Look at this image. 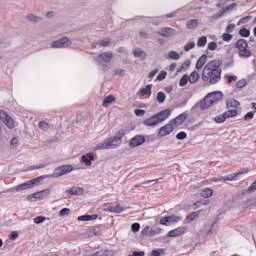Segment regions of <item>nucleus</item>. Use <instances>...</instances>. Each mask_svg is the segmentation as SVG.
<instances>
[{"label":"nucleus","mask_w":256,"mask_h":256,"mask_svg":"<svg viewBox=\"0 0 256 256\" xmlns=\"http://www.w3.org/2000/svg\"><path fill=\"white\" fill-rule=\"evenodd\" d=\"M222 66V60L215 59L208 62L202 71V81L209 85H217V83L221 81V75L223 73V70L221 69Z\"/></svg>","instance_id":"1"},{"label":"nucleus","mask_w":256,"mask_h":256,"mask_svg":"<svg viewBox=\"0 0 256 256\" xmlns=\"http://www.w3.org/2000/svg\"><path fill=\"white\" fill-rule=\"evenodd\" d=\"M170 116H171V109H164L161 112L149 118H146L143 121V125H145L146 127H157L159 123H163V121H166V119H169Z\"/></svg>","instance_id":"2"},{"label":"nucleus","mask_w":256,"mask_h":256,"mask_svg":"<svg viewBox=\"0 0 256 256\" xmlns=\"http://www.w3.org/2000/svg\"><path fill=\"white\" fill-rule=\"evenodd\" d=\"M125 137V130L118 131L116 136L106 139L104 142L98 144L96 149H111V147H117L119 141Z\"/></svg>","instance_id":"3"},{"label":"nucleus","mask_w":256,"mask_h":256,"mask_svg":"<svg viewBox=\"0 0 256 256\" xmlns=\"http://www.w3.org/2000/svg\"><path fill=\"white\" fill-rule=\"evenodd\" d=\"M236 49L238 50L240 57L249 58L253 53L251 52V48H249V44L245 39H239L235 44Z\"/></svg>","instance_id":"4"},{"label":"nucleus","mask_w":256,"mask_h":256,"mask_svg":"<svg viewBox=\"0 0 256 256\" xmlns=\"http://www.w3.org/2000/svg\"><path fill=\"white\" fill-rule=\"evenodd\" d=\"M0 121H3L8 129H15V120L5 110H0Z\"/></svg>","instance_id":"5"},{"label":"nucleus","mask_w":256,"mask_h":256,"mask_svg":"<svg viewBox=\"0 0 256 256\" xmlns=\"http://www.w3.org/2000/svg\"><path fill=\"white\" fill-rule=\"evenodd\" d=\"M43 179H45L44 176H39L37 178L24 182L16 187V191H23V189H29L33 187V185H37V183L43 181Z\"/></svg>","instance_id":"6"},{"label":"nucleus","mask_w":256,"mask_h":256,"mask_svg":"<svg viewBox=\"0 0 256 256\" xmlns=\"http://www.w3.org/2000/svg\"><path fill=\"white\" fill-rule=\"evenodd\" d=\"M231 117H237V110L232 109V110H228V111L224 112L223 114L217 115L215 117V122L216 123H225V121H227V119H229Z\"/></svg>","instance_id":"7"},{"label":"nucleus","mask_w":256,"mask_h":256,"mask_svg":"<svg viewBox=\"0 0 256 256\" xmlns=\"http://www.w3.org/2000/svg\"><path fill=\"white\" fill-rule=\"evenodd\" d=\"M71 171H73L72 165H63L55 169L52 177H63V175H67L68 173H71Z\"/></svg>","instance_id":"8"},{"label":"nucleus","mask_w":256,"mask_h":256,"mask_svg":"<svg viewBox=\"0 0 256 256\" xmlns=\"http://www.w3.org/2000/svg\"><path fill=\"white\" fill-rule=\"evenodd\" d=\"M244 173H249V170L246 169L244 171H240L226 177L212 178L211 181H214V183H217V181H235V179H237L239 175H244Z\"/></svg>","instance_id":"9"},{"label":"nucleus","mask_w":256,"mask_h":256,"mask_svg":"<svg viewBox=\"0 0 256 256\" xmlns=\"http://www.w3.org/2000/svg\"><path fill=\"white\" fill-rule=\"evenodd\" d=\"M172 131H175V126L172 125V122H169L159 129L158 137H167V135H171Z\"/></svg>","instance_id":"10"},{"label":"nucleus","mask_w":256,"mask_h":256,"mask_svg":"<svg viewBox=\"0 0 256 256\" xmlns=\"http://www.w3.org/2000/svg\"><path fill=\"white\" fill-rule=\"evenodd\" d=\"M71 45L68 37H62L60 40H56L52 43L53 49H65Z\"/></svg>","instance_id":"11"},{"label":"nucleus","mask_w":256,"mask_h":256,"mask_svg":"<svg viewBox=\"0 0 256 256\" xmlns=\"http://www.w3.org/2000/svg\"><path fill=\"white\" fill-rule=\"evenodd\" d=\"M186 232H187V227L180 226L178 228L170 230L167 235L169 237H181V235H185Z\"/></svg>","instance_id":"12"},{"label":"nucleus","mask_w":256,"mask_h":256,"mask_svg":"<svg viewBox=\"0 0 256 256\" xmlns=\"http://www.w3.org/2000/svg\"><path fill=\"white\" fill-rule=\"evenodd\" d=\"M143 143H145V137L137 135L130 140V147H139V145H143Z\"/></svg>","instance_id":"13"},{"label":"nucleus","mask_w":256,"mask_h":256,"mask_svg":"<svg viewBox=\"0 0 256 256\" xmlns=\"http://www.w3.org/2000/svg\"><path fill=\"white\" fill-rule=\"evenodd\" d=\"M186 120H187V114L182 113L179 116H177L176 118H174L173 120H171L170 123H172V125H176V127H178V125H183V123H185Z\"/></svg>","instance_id":"14"},{"label":"nucleus","mask_w":256,"mask_h":256,"mask_svg":"<svg viewBox=\"0 0 256 256\" xmlns=\"http://www.w3.org/2000/svg\"><path fill=\"white\" fill-rule=\"evenodd\" d=\"M210 101L215 105V103H219L223 99V93L221 92H212L208 94Z\"/></svg>","instance_id":"15"},{"label":"nucleus","mask_w":256,"mask_h":256,"mask_svg":"<svg viewBox=\"0 0 256 256\" xmlns=\"http://www.w3.org/2000/svg\"><path fill=\"white\" fill-rule=\"evenodd\" d=\"M106 211H109V213H123V211H125V208H123L121 204H117L116 206L108 204Z\"/></svg>","instance_id":"16"},{"label":"nucleus","mask_w":256,"mask_h":256,"mask_svg":"<svg viewBox=\"0 0 256 256\" xmlns=\"http://www.w3.org/2000/svg\"><path fill=\"white\" fill-rule=\"evenodd\" d=\"M81 161H82V163H85L86 167H91V165H92L91 161H95L93 153H87L86 155H83L81 157Z\"/></svg>","instance_id":"17"},{"label":"nucleus","mask_w":256,"mask_h":256,"mask_svg":"<svg viewBox=\"0 0 256 256\" xmlns=\"http://www.w3.org/2000/svg\"><path fill=\"white\" fill-rule=\"evenodd\" d=\"M161 37H173L175 35V30L172 28H162L157 32Z\"/></svg>","instance_id":"18"},{"label":"nucleus","mask_w":256,"mask_h":256,"mask_svg":"<svg viewBox=\"0 0 256 256\" xmlns=\"http://www.w3.org/2000/svg\"><path fill=\"white\" fill-rule=\"evenodd\" d=\"M212 105L214 104L208 95L200 102L201 109H209Z\"/></svg>","instance_id":"19"},{"label":"nucleus","mask_w":256,"mask_h":256,"mask_svg":"<svg viewBox=\"0 0 256 256\" xmlns=\"http://www.w3.org/2000/svg\"><path fill=\"white\" fill-rule=\"evenodd\" d=\"M98 57L99 59H103L104 63H111V59H113V52H104Z\"/></svg>","instance_id":"20"},{"label":"nucleus","mask_w":256,"mask_h":256,"mask_svg":"<svg viewBox=\"0 0 256 256\" xmlns=\"http://www.w3.org/2000/svg\"><path fill=\"white\" fill-rule=\"evenodd\" d=\"M205 63H207V55H202L196 62V69H203Z\"/></svg>","instance_id":"21"},{"label":"nucleus","mask_w":256,"mask_h":256,"mask_svg":"<svg viewBox=\"0 0 256 256\" xmlns=\"http://www.w3.org/2000/svg\"><path fill=\"white\" fill-rule=\"evenodd\" d=\"M35 199H45V197H49V190H42L33 194Z\"/></svg>","instance_id":"22"},{"label":"nucleus","mask_w":256,"mask_h":256,"mask_svg":"<svg viewBox=\"0 0 256 256\" xmlns=\"http://www.w3.org/2000/svg\"><path fill=\"white\" fill-rule=\"evenodd\" d=\"M152 87L153 86L151 84L146 85L145 88L140 89V95L142 97H145V95H147L148 97H151V89H152Z\"/></svg>","instance_id":"23"},{"label":"nucleus","mask_w":256,"mask_h":256,"mask_svg":"<svg viewBox=\"0 0 256 256\" xmlns=\"http://www.w3.org/2000/svg\"><path fill=\"white\" fill-rule=\"evenodd\" d=\"M189 79V83H191L192 85L197 83V81H199V72L197 71H193L190 76H188Z\"/></svg>","instance_id":"24"},{"label":"nucleus","mask_w":256,"mask_h":256,"mask_svg":"<svg viewBox=\"0 0 256 256\" xmlns=\"http://www.w3.org/2000/svg\"><path fill=\"white\" fill-rule=\"evenodd\" d=\"M97 214L94 215H82L78 217V221H95Z\"/></svg>","instance_id":"25"},{"label":"nucleus","mask_w":256,"mask_h":256,"mask_svg":"<svg viewBox=\"0 0 256 256\" xmlns=\"http://www.w3.org/2000/svg\"><path fill=\"white\" fill-rule=\"evenodd\" d=\"M112 103H115V96H113V95L106 96L103 100V107H107L108 105H111Z\"/></svg>","instance_id":"26"},{"label":"nucleus","mask_w":256,"mask_h":256,"mask_svg":"<svg viewBox=\"0 0 256 256\" xmlns=\"http://www.w3.org/2000/svg\"><path fill=\"white\" fill-rule=\"evenodd\" d=\"M201 196L204 197V199H209V197L213 196V189L204 188L201 192Z\"/></svg>","instance_id":"27"},{"label":"nucleus","mask_w":256,"mask_h":256,"mask_svg":"<svg viewBox=\"0 0 256 256\" xmlns=\"http://www.w3.org/2000/svg\"><path fill=\"white\" fill-rule=\"evenodd\" d=\"M199 213H201V210L197 212H192L186 217L187 223H191V221H195L199 217Z\"/></svg>","instance_id":"28"},{"label":"nucleus","mask_w":256,"mask_h":256,"mask_svg":"<svg viewBox=\"0 0 256 256\" xmlns=\"http://www.w3.org/2000/svg\"><path fill=\"white\" fill-rule=\"evenodd\" d=\"M240 103L239 101L235 100V99H230L228 102H227V107L228 109H238Z\"/></svg>","instance_id":"29"},{"label":"nucleus","mask_w":256,"mask_h":256,"mask_svg":"<svg viewBox=\"0 0 256 256\" xmlns=\"http://www.w3.org/2000/svg\"><path fill=\"white\" fill-rule=\"evenodd\" d=\"M142 235L151 237V236L155 235V231L153 229H151V227L146 226L144 229H142Z\"/></svg>","instance_id":"30"},{"label":"nucleus","mask_w":256,"mask_h":256,"mask_svg":"<svg viewBox=\"0 0 256 256\" xmlns=\"http://www.w3.org/2000/svg\"><path fill=\"white\" fill-rule=\"evenodd\" d=\"M186 25L188 29H196V27L199 25V21L197 19H192L188 21Z\"/></svg>","instance_id":"31"},{"label":"nucleus","mask_w":256,"mask_h":256,"mask_svg":"<svg viewBox=\"0 0 256 256\" xmlns=\"http://www.w3.org/2000/svg\"><path fill=\"white\" fill-rule=\"evenodd\" d=\"M92 256H111V251L102 249L92 254Z\"/></svg>","instance_id":"32"},{"label":"nucleus","mask_w":256,"mask_h":256,"mask_svg":"<svg viewBox=\"0 0 256 256\" xmlns=\"http://www.w3.org/2000/svg\"><path fill=\"white\" fill-rule=\"evenodd\" d=\"M206 45H207V37L206 36H201L197 41V46L198 47H205Z\"/></svg>","instance_id":"33"},{"label":"nucleus","mask_w":256,"mask_h":256,"mask_svg":"<svg viewBox=\"0 0 256 256\" xmlns=\"http://www.w3.org/2000/svg\"><path fill=\"white\" fill-rule=\"evenodd\" d=\"M133 54L135 57H141L142 59H145V57H147V54L143 52L141 49H135L133 51Z\"/></svg>","instance_id":"34"},{"label":"nucleus","mask_w":256,"mask_h":256,"mask_svg":"<svg viewBox=\"0 0 256 256\" xmlns=\"http://www.w3.org/2000/svg\"><path fill=\"white\" fill-rule=\"evenodd\" d=\"M187 83H189V75L184 74L182 76V78L180 79L179 85H180V87H185V85H187Z\"/></svg>","instance_id":"35"},{"label":"nucleus","mask_w":256,"mask_h":256,"mask_svg":"<svg viewBox=\"0 0 256 256\" xmlns=\"http://www.w3.org/2000/svg\"><path fill=\"white\" fill-rule=\"evenodd\" d=\"M168 57L170 59H174L175 61H179V59H181V55H179V53L175 52V51H170L168 53Z\"/></svg>","instance_id":"36"},{"label":"nucleus","mask_w":256,"mask_h":256,"mask_svg":"<svg viewBox=\"0 0 256 256\" xmlns=\"http://www.w3.org/2000/svg\"><path fill=\"white\" fill-rule=\"evenodd\" d=\"M70 195H81L83 193V190L79 187L72 188L69 190Z\"/></svg>","instance_id":"37"},{"label":"nucleus","mask_w":256,"mask_h":256,"mask_svg":"<svg viewBox=\"0 0 256 256\" xmlns=\"http://www.w3.org/2000/svg\"><path fill=\"white\" fill-rule=\"evenodd\" d=\"M165 99H167V96L163 92H158L157 93L158 103H165Z\"/></svg>","instance_id":"38"},{"label":"nucleus","mask_w":256,"mask_h":256,"mask_svg":"<svg viewBox=\"0 0 256 256\" xmlns=\"http://www.w3.org/2000/svg\"><path fill=\"white\" fill-rule=\"evenodd\" d=\"M170 219V223H179V221H183V217L182 216H168Z\"/></svg>","instance_id":"39"},{"label":"nucleus","mask_w":256,"mask_h":256,"mask_svg":"<svg viewBox=\"0 0 256 256\" xmlns=\"http://www.w3.org/2000/svg\"><path fill=\"white\" fill-rule=\"evenodd\" d=\"M239 35H241V37H249V35H251V31L247 28H242L239 31Z\"/></svg>","instance_id":"40"},{"label":"nucleus","mask_w":256,"mask_h":256,"mask_svg":"<svg viewBox=\"0 0 256 256\" xmlns=\"http://www.w3.org/2000/svg\"><path fill=\"white\" fill-rule=\"evenodd\" d=\"M224 79L227 81L228 85H231V83L237 81V76L226 75V76H224Z\"/></svg>","instance_id":"41"},{"label":"nucleus","mask_w":256,"mask_h":256,"mask_svg":"<svg viewBox=\"0 0 256 256\" xmlns=\"http://www.w3.org/2000/svg\"><path fill=\"white\" fill-rule=\"evenodd\" d=\"M246 85H247L246 79H241L236 83L237 89H243V87H246Z\"/></svg>","instance_id":"42"},{"label":"nucleus","mask_w":256,"mask_h":256,"mask_svg":"<svg viewBox=\"0 0 256 256\" xmlns=\"http://www.w3.org/2000/svg\"><path fill=\"white\" fill-rule=\"evenodd\" d=\"M109 43H111V40L109 38H106L105 40H100L98 42L100 47H109Z\"/></svg>","instance_id":"43"},{"label":"nucleus","mask_w":256,"mask_h":256,"mask_svg":"<svg viewBox=\"0 0 256 256\" xmlns=\"http://www.w3.org/2000/svg\"><path fill=\"white\" fill-rule=\"evenodd\" d=\"M165 77H167V72L166 71H161L157 77H156V81H163V79H165Z\"/></svg>","instance_id":"44"},{"label":"nucleus","mask_w":256,"mask_h":256,"mask_svg":"<svg viewBox=\"0 0 256 256\" xmlns=\"http://www.w3.org/2000/svg\"><path fill=\"white\" fill-rule=\"evenodd\" d=\"M191 49H195V42H190L184 46V51L188 52Z\"/></svg>","instance_id":"45"},{"label":"nucleus","mask_w":256,"mask_h":256,"mask_svg":"<svg viewBox=\"0 0 256 256\" xmlns=\"http://www.w3.org/2000/svg\"><path fill=\"white\" fill-rule=\"evenodd\" d=\"M159 223L160 225H165V226L169 225V223H171L169 216L161 218Z\"/></svg>","instance_id":"46"},{"label":"nucleus","mask_w":256,"mask_h":256,"mask_svg":"<svg viewBox=\"0 0 256 256\" xmlns=\"http://www.w3.org/2000/svg\"><path fill=\"white\" fill-rule=\"evenodd\" d=\"M131 229H132L133 233H137L139 231V229H141V224H139L137 222L133 223L131 225Z\"/></svg>","instance_id":"47"},{"label":"nucleus","mask_w":256,"mask_h":256,"mask_svg":"<svg viewBox=\"0 0 256 256\" xmlns=\"http://www.w3.org/2000/svg\"><path fill=\"white\" fill-rule=\"evenodd\" d=\"M69 213H71V209H69V208H63V209L60 211L59 215H60V217H65V216L69 215Z\"/></svg>","instance_id":"48"},{"label":"nucleus","mask_w":256,"mask_h":256,"mask_svg":"<svg viewBox=\"0 0 256 256\" xmlns=\"http://www.w3.org/2000/svg\"><path fill=\"white\" fill-rule=\"evenodd\" d=\"M27 19H28V21H32L33 23H37V21H39L41 18H39V17H37L33 14H29L27 16Z\"/></svg>","instance_id":"49"},{"label":"nucleus","mask_w":256,"mask_h":256,"mask_svg":"<svg viewBox=\"0 0 256 256\" xmlns=\"http://www.w3.org/2000/svg\"><path fill=\"white\" fill-rule=\"evenodd\" d=\"M176 139H179L180 141L183 140V139H187V133L186 132H179L176 135Z\"/></svg>","instance_id":"50"},{"label":"nucleus","mask_w":256,"mask_h":256,"mask_svg":"<svg viewBox=\"0 0 256 256\" xmlns=\"http://www.w3.org/2000/svg\"><path fill=\"white\" fill-rule=\"evenodd\" d=\"M208 49L209 51H215L217 49V42H209Z\"/></svg>","instance_id":"51"},{"label":"nucleus","mask_w":256,"mask_h":256,"mask_svg":"<svg viewBox=\"0 0 256 256\" xmlns=\"http://www.w3.org/2000/svg\"><path fill=\"white\" fill-rule=\"evenodd\" d=\"M39 128H40V129H43V130L49 129V123H47V122H45V121H40V122H39Z\"/></svg>","instance_id":"52"},{"label":"nucleus","mask_w":256,"mask_h":256,"mask_svg":"<svg viewBox=\"0 0 256 256\" xmlns=\"http://www.w3.org/2000/svg\"><path fill=\"white\" fill-rule=\"evenodd\" d=\"M45 219H47V218H45V216H38V217L34 218V223L39 225V223H43L45 221Z\"/></svg>","instance_id":"53"},{"label":"nucleus","mask_w":256,"mask_h":256,"mask_svg":"<svg viewBox=\"0 0 256 256\" xmlns=\"http://www.w3.org/2000/svg\"><path fill=\"white\" fill-rule=\"evenodd\" d=\"M229 9H231V6H227V7H225V8H222L221 13H218V14H216V15L214 16L215 19H217V17H222V16H223V13H225V11H229Z\"/></svg>","instance_id":"54"},{"label":"nucleus","mask_w":256,"mask_h":256,"mask_svg":"<svg viewBox=\"0 0 256 256\" xmlns=\"http://www.w3.org/2000/svg\"><path fill=\"white\" fill-rule=\"evenodd\" d=\"M162 253H163V249L152 250L150 256H161Z\"/></svg>","instance_id":"55"},{"label":"nucleus","mask_w":256,"mask_h":256,"mask_svg":"<svg viewBox=\"0 0 256 256\" xmlns=\"http://www.w3.org/2000/svg\"><path fill=\"white\" fill-rule=\"evenodd\" d=\"M251 19H253V16H251V15L245 16V17H243V18L240 20V23L245 24V23H247L248 21H251Z\"/></svg>","instance_id":"56"},{"label":"nucleus","mask_w":256,"mask_h":256,"mask_svg":"<svg viewBox=\"0 0 256 256\" xmlns=\"http://www.w3.org/2000/svg\"><path fill=\"white\" fill-rule=\"evenodd\" d=\"M134 113H135V115H136L137 117H143V115H145V110L136 109V110L134 111Z\"/></svg>","instance_id":"57"},{"label":"nucleus","mask_w":256,"mask_h":256,"mask_svg":"<svg viewBox=\"0 0 256 256\" xmlns=\"http://www.w3.org/2000/svg\"><path fill=\"white\" fill-rule=\"evenodd\" d=\"M222 37H223V41H231L233 39V35L229 33H224Z\"/></svg>","instance_id":"58"},{"label":"nucleus","mask_w":256,"mask_h":256,"mask_svg":"<svg viewBox=\"0 0 256 256\" xmlns=\"http://www.w3.org/2000/svg\"><path fill=\"white\" fill-rule=\"evenodd\" d=\"M201 205H207V202L198 201V202L193 204V208L194 209H199V207H201Z\"/></svg>","instance_id":"59"},{"label":"nucleus","mask_w":256,"mask_h":256,"mask_svg":"<svg viewBox=\"0 0 256 256\" xmlns=\"http://www.w3.org/2000/svg\"><path fill=\"white\" fill-rule=\"evenodd\" d=\"M235 29V24H229L227 27H226V32L227 33H233V30Z\"/></svg>","instance_id":"60"},{"label":"nucleus","mask_w":256,"mask_h":256,"mask_svg":"<svg viewBox=\"0 0 256 256\" xmlns=\"http://www.w3.org/2000/svg\"><path fill=\"white\" fill-rule=\"evenodd\" d=\"M157 73H159V69L152 70L148 75L149 79H153Z\"/></svg>","instance_id":"61"},{"label":"nucleus","mask_w":256,"mask_h":256,"mask_svg":"<svg viewBox=\"0 0 256 256\" xmlns=\"http://www.w3.org/2000/svg\"><path fill=\"white\" fill-rule=\"evenodd\" d=\"M254 113L253 112H248L245 116L244 119L247 121V119H253Z\"/></svg>","instance_id":"62"},{"label":"nucleus","mask_w":256,"mask_h":256,"mask_svg":"<svg viewBox=\"0 0 256 256\" xmlns=\"http://www.w3.org/2000/svg\"><path fill=\"white\" fill-rule=\"evenodd\" d=\"M129 256H145V252H143V251H140V252L134 251L133 254L129 255Z\"/></svg>","instance_id":"63"},{"label":"nucleus","mask_w":256,"mask_h":256,"mask_svg":"<svg viewBox=\"0 0 256 256\" xmlns=\"http://www.w3.org/2000/svg\"><path fill=\"white\" fill-rule=\"evenodd\" d=\"M19 144V140L17 139V138H13L12 140H11V143H10V145H18Z\"/></svg>","instance_id":"64"}]
</instances>
